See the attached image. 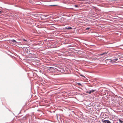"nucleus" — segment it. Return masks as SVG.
Masks as SVG:
<instances>
[{
  "instance_id": "obj_1",
  "label": "nucleus",
  "mask_w": 123,
  "mask_h": 123,
  "mask_svg": "<svg viewBox=\"0 0 123 123\" xmlns=\"http://www.w3.org/2000/svg\"><path fill=\"white\" fill-rule=\"evenodd\" d=\"M95 91V90H92L90 91H87L86 93H89V94H90L91 93Z\"/></svg>"
},
{
  "instance_id": "obj_2",
  "label": "nucleus",
  "mask_w": 123,
  "mask_h": 123,
  "mask_svg": "<svg viewBox=\"0 0 123 123\" xmlns=\"http://www.w3.org/2000/svg\"><path fill=\"white\" fill-rule=\"evenodd\" d=\"M115 59H113L111 61V62H116L117 60L118 59L116 58H115Z\"/></svg>"
},
{
  "instance_id": "obj_3",
  "label": "nucleus",
  "mask_w": 123,
  "mask_h": 123,
  "mask_svg": "<svg viewBox=\"0 0 123 123\" xmlns=\"http://www.w3.org/2000/svg\"><path fill=\"white\" fill-rule=\"evenodd\" d=\"M11 41L13 42V43H17V42H16V41L14 40H11Z\"/></svg>"
},
{
  "instance_id": "obj_4",
  "label": "nucleus",
  "mask_w": 123,
  "mask_h": 123,
  "mask_svg": "<svg viewBox=\"0 0 123 123\" xmlns=\"http://www.w3.org/2000/svg\"><path fill=\"white\" fill-rule=\"evenodd\" d=\"M108 53L107 52H105L104 53H102V54L100 55H106Z\"/></svg>"
},
{
  "instance_id": "obj_5",
  "label": "nucleus",
  "mask_w": 123,
  "mask_h": 123,
  "mask_svg": "<svg viewBox=\"0 0 123 123\" xmlns=\"http://www.w3.org/2000/svg\"><path fill=\"white\" fill-rule=\"evenodd\" d=\"M107 120H102V122H103L104 123H106V122H107Z\"/></svg>"
},
{
  "instance_id": "obj_6",
  "label": "nucleus",
  "mask_w": 123,
  "mask_h": 123,
  "mask_svg": "<svg viewBox=\"0 0 123 123\" xmlns=\"http://www.w3.org/2000/svg\"><path fill=\"white\" fill-rule=\"evenodd\" d=\"M119 121L121 123H123V121L121 120V119H119Z\"/></svg>"
},
{
  "instance_id": "obj_7",
  "label": "nucleus",
  "mask_w": 123,
  "mask_h": 123,
  "mask_svg": "<svg viewBox=\"0 0 123 123\" xmlns=\"http://www.w3.org/2000/svg\"><path fill=\"white\" fill-rule=\"evenodd\" d=\"M56 70V71H56V72H60V71H61V70H57H57Z\"/></svg>"
},
{
  "instance_id": "obj_8",
  "label": "nucleus",
  "mask_w": 123,
  "mask_h": 123,
  "mask_svg": "<svg viewBox=\"0 0 123 123\" xmlns=\"http://www.w3.org/2000/svg\"><path fill=\"white\" fill-rule=\"evenodd\" d=\"M106 123H111L109 121L107 120Z\"/></svg>"
},
{
  "instance_id": "obj_9",
  "label": "nucleus",
  "mask_w": 123,
  "mask_h": 123,
  "mask_svg": "<svg viewBox=\"0 0 123 123\" xmlns=\"http://www.w3.org/2000/svg\"><path fill=\"white\" fill-rule=\"evenodd\" d=\"M72 29V28L71 27H68V28L67 29Z\"/></svg>"
},
{
  "instance_id": "obj_10",
  "label": "nucleus",
  "mask_w": 123,
  "mask_h": 123,
  "mask_svg": "<svg viewBox=\"0 0 123 123\" xmlns=\"http://www.w3.org/2000/svg\"><path fill=\"white\" fill-rule=\"evenodd\" d=\"M90 29V28H86V30H89V29Z\"/></svg>"
},
{
  "instance_id": "obj_11",
  "label": "nucleus",
  "mask_w": 123,
  "mask_h": 123,
  "mask_svg": "<svg viewBox=\"0 0 123 123\" xmlns=\"http://www.w3.org/2000/svg\"><path fill=\"white\" fill-rule=\"evenodd\" d=\"M74 6L75 7H78V6L77 5H74Z\"/></svg>"
},
{
  "instance_id": "obj_12",
  "label": "nucleus",
  "mask_w": 123,
  "mask_h": 123,
  "mask_svg": "<svg viewBox=\"0 0 123 123\" xmlns=\"http://www.w3.org/2000/svg\"><path fill=\"white\" fill-rule=\"evenodd\" d=\"M80 75H81V76H83L84 77H85V76H83V75H82V74H80Z\"/></svg>"
},
{
  "instance_id": "obj_13",
  "label": "nucleus",
  "mask_w": 123,
  "mask_h": 123,
  "mask_svg": "<svg viewBox=\"0 0 123 123\" xmlns=\"http://www.w3.org/2000/svg\"><path fill=\"white\" fill-rule=\"evenodd\" d=\"M78 85H81V84L80 83H78Z\"/></svg>"
},
{
  "instance_id": "obj_14",
  "label": "nucleus",
  "mask_w": 123,
  "mask_h": 123,
  "mask_svg": "<svg viewBox=\"0 0 123 123\" xmlns=\"http://www.w3.org/2000/svg\"><path fill=\"white\" fill-rule=\"evenodd\" d=\"M23 40L25 41H27L25 40V39H23Z\"/></svg>"
},
{
  "instance_id": "obj_15",
  "label": "nucleus",
  "mask_w": 123,
  "mask_h": 123,
  "mask_svg": "<svg viewBox=\"0 0 123 123\" xmlns=\"http://www.w3.org/2000/svg\"><path fill=\"white\" fill-rule=\"evenodd\" d=\"M28 20H30V21H31V19L30 18H28Z\"/></svg>"
},
{
  "instance_id": "obj_16",
  "label": "nucleus",
  "mask_w": 123,
  "mask_h": 123,
  "mask_svg": "<svg viewBox=\"0 0 123 123\" xmlns=\"http://www.w3.org/2000/svg\"><path fill=\"white\" fill-rule=\"evenodd\" d=\"M2 12L1 11H0V13H1Z\"/></svg>"
},
{
  "instance_id": "obj_17",
  "label": "nucleus",
  "mask_w": 123,
  "mask_h": 123,
  "mask_svg": "<svg viewBox=\"0 0 123 123\" xmlns=\"http://www.w3.org/2000/svg\"><path fill=\"white\" fill-rule=\"evenodd\" d=\"M50 68H51V67H49Z\"/></svg>"
}]
</instances>
